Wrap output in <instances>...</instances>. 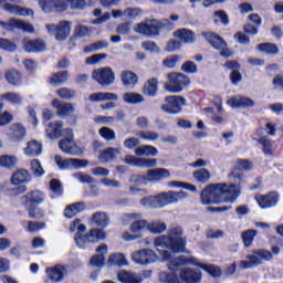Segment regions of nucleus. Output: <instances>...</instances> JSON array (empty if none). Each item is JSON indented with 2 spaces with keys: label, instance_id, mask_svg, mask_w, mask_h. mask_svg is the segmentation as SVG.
I'll return each instance as SVG.
<instances>
[{
  "label": "nucleus",
  "instance_id": "ddd939ff",
  "mask_svg": "<svg viewBox=\"0 0 283 283\" xmlns=\"http://www.w3.org/2000/svg\"><path fill=\"white\" fill-rule=\"evenodd\" d=\"M165 102L166 104L161 105V109L166 112V114L176 115L182 112V105H185V98L182 96H166Z\"/></svg>",
  "mask_w": 283,
  "mask_h": 283
},
{
  "label": "nucleus",
  "instance_id": "6e6d98bb",
  "mask_svg": "<svg viewBox=\"0 0 283 283\" xmlns=\"http://www.w3.org/2000/svg\"><path fill=\"white\" fill-rule=\"evenodd\" d=\"M159 281L161 283H182L176 274H168L167 272H161L159 274Z\"/></svg>",
  "mask_w": 283,
  "mask_h": 283
},
{
  "label": "nucleus",
  "instance_id": "a19ab883",
  "mask_svg": "<svg viewBox=\"0 0 283 283\" xmlns=\"http://www.w3.org/2000/svg\"><path fill=\"white\" fill-rule=\"evenodd\" d=\"M69 76H70V73L67 71H60L50 77V83L51 85H54V87H59V85H63V83H67Z\"/></svg>",
  "mask_w": 283,
  "mask_h": 283
},
{
  "label": "nucleus",
  "instance_id": "412c9836",
  "mask_svg": "<svg viewBox=\"0 0 283 283\" xmlns=\"http://www.w3.org/2000/svg\"><path fill=\"white\" fill-rule=\"evenodd\" d=\"M43 200H45V195L39 190H34L22 197V205L32 209V207H39Z\"/></svg>",
  "mask_w": 283,
  "mask_h": 283
},
{
  "label": "nucleus",
  "instance_id": "dca6fc26",
  "mask_svg": "<svg viewBox=\"0 0 283 283\" xmlns=\"http://www.w3.org/2000/svg\"><path fill=\"white\" fill-rule=\"evenodd\" d=\"M8 140L11 143H21L25 136H28V130L25 126L21 123H14L9 127V130L6 133Z\"/></svg>",
  "mask_w": 283,
  "mask_h": 283
},
{
  "label": "nucleus",
  "instance_id": "e433bc0d",
  "mask_svg": "<svg viewBox=\"0 0 283 283\" xmlns=\"http://www.w3.org/2000/svg\"><path fill=\"white\" fill-rule=\"evenodd\" d=\"M118 154H120V149L109 147L101 153V155L98 156V159L102 163H112V160H116V157L118 156Z\"/></svg>",
  "mask_w": 283,
  "mask_h": 283
},
{
  "label": "nucleus",
  "instance_id": "a211bd4d",
  "mask_svg": "<svg viewBox=\"0 0 283 283\" xmlns=\"http://www.w3.org/2000/svg\"><path fill=\"white\" fill-rule=\"evenodd\" d=\"M0 8H3L6 12H10V14H17L18 17H34V10L19 7L17 4L7 3L6 0H0Z\"/></svg>",
  "mask_w": 283,
  "mask_h": 283
},
{
  "label": "nucleus",
  "instance_id": "b1692460",
  "mask_svg": "<svg viewBox=\"0 0 283 283\" xmlns=\"http://www.w3.org/2000/svg\"><path fill=\"white\" fill-rule=\"evenodd\" d=\"M148 182H160L165 178H171V172L167 168H155L146 172Z\"/></svg>",
  "mask_w": 283,
  "mask_h": 283
},
{
  "label": "nucleus",
  "instance_id": "6ab92c4d",
  "mask_svg": "<svg viewBox=\"0 0 283 283\" xmlns=\"http://www.w3.org/2000/svg\"><path fill=\"white\" fill-rule=\"evenodd\" d=\"M22 48L24 52H28L29 54H34L36 52H45V41L41 39L30 40L28 38H24L22 40Z\"/></svg>",
  "mask_w": 283,
  "mask_h": 283
},
{
  "label": "nucleus",
  "instance_id": "864d4df0",
  "mask_svg": "<svg viewBox=\"0 0 283 283\" xmlns=\"http://www.w3.org/2000/svg\"><path fill=\"white\" fill-rule=\"evenodd\" d=\"M143 140L156 142L160 138V134L154 130H142L137 134Z\"/></svg>",
  "mask_w": 283,
  "mask_h": 283
},
{
  "label": "nucleus",
  "instance_id": "8fccbe9b",
  "mask_svg": "<svg viewBox=\"0 0 283 283\" xmlns=\"http://www.w3.org/2000/svg\"><path fill=\"white\" fill-rule=\"evenodd\" d=\"M108 264H111V266H125L127 259H125V254L123 253H115L109 256Z\"/></svg>",
  "mask_w": 283,
  "mask_h": 283
},
{
  "label": "nucleus",
  "instance_id": "c85d7f7f",
  "mask_svg": "<svg viewBox=\"0 0 283 283\" xmlns=\"http://www.w3.org/2000/svg\"><path fill=\"white\" fill-rule=\"evenodd\" d=\"M52 105L53 107H55V109H57L59 116H70V114H74V112H76V108L73 106L72 103L53 99Z\"/></svg>",
  "mask_w": 283,
  "mask_h": 283
},
{
  "label": "nucleus",
  "instance_id": "72a5a7b5",
  "mask_svg": "<svg viewBox=\"0 0 283 283\" xmlns=\"http://www.w3.org/2000/svg\"><path fill=\"white\" fill-rule=\"evenodd\" d=\"M41 151H43V145L39 140L28 142L24 148L27 156H41Z\"/></svg>",
  "mask_w": 283,
  "mask_h": 283
},
{
  "label": "nucleus",
  "instance_id": "338daca9",
  "mask_svg": "<svg viewBox=\"0 0 283 283\" xmlns=\"http://www.w3.org/2000/svg\"><path fill=\"white\" fill-rule=\"evenodd\" d=\"M18 30H22V32H29V34H34V25L32 23L25 22L23 20L18 19Z\"/></svg>",
  "mask_w": 283,
  "mask_h": 283
},
{
  "label": "nucleus",
  "instance_id": "bb28decb",
  "mask_svg": "<svg viewBox=\"0 0 283 283\" xmlns=\"http://www.w3.org/2000/svg\"><path fill=\"white\" fill-rule=\"evenodd\" d=\"M228 105L232 107V109L240 107H254L255 102L247 96L237 95L228 101Z\"/></svg>",
  "mask_w": 283,
  "mask_h": 283
},
{
  "label": "nucleus",
  "instance_id": "e2e57ef3",
  "mask_svg": "<svg viewBox=\"0 0 283 283\" xmlns=\"http://www.w3.org/2000/svg\"><path fill=\"white\" fill-rule=\"evenodd\" d=\"M73 178L75 180H78V182H81L82 185H92V182H94V178L84 172H75L73 174Z\"/></svg>",
  "mask_w": 283,
  "mask_h": 283
},
{
  "label": "nucleus",
  "instance_id": "1a4fd4ad",
  "mask_svg": "<svg viewBox=\"0 0 283 283\" xmlns=\"http://www.w3.org/2000/svg\"><path fill=\"white\" fill-rule=\"evenodd\" d=\"M92 78L102 87H109L116 81V73L109 66L96 69L92 73Z\"/></svg>",
  "mask_w": 283,
  "mask_h": 283
},
{
  "label": "nucleus",
  "instance_id": "58836bf2",
  "mask_svg": "<svg viewBox=\"0 0 283 283\" xmlns=\"http://www.w3.org/2000/svg\"><path fill=\"white\" fill-rule=\"evenodd\" d=\"M123 101L129 105H140L145 103V97L140 93L127 92L123 94Z\"/></svg>",
  "mask_w": 283,
  "mask_h": 283
},
{
  "label": "nucleus",
  "instance_id": "5fc2aeb1",
  "mask_svg": "<svg viewBox=\"0 0 283 283\" xmlns=\"http://www.w3.org/2000/svg\"><path fill=\"white\" fill-rule=\"evenodd\" d=\"M57 96L60 98H64V101H71V98H74L76 96V91L67 87H62L56 91Z\"/></svg>",
  "mask_w": 283,
  "mask_h": 283
},
{
  "label": "nucleus",
  "instance_id": "f3484780",
  "mask_svg": "<svg viewBox=\"0 0 283 283\" xmlns=\"http://www.w3.org/2000/svg\"><path fill=\"white\" fill-rule=\"evenodd\" d=\"M135 32L142 34L143 36H158V25L156 24V19L145 20L144 22L137 24Z\"/></svg>",
  "mask_w": 283,
  "mask_h": 283
},
{
  "label": "nucleus",
  "instance_id": "774afa93",
  "mask_svg": "<svg viewBox=\"0 0 283 283\" xmlns=\"http://www.w3.org/2000/svg\"><path fill=\"white\" fill-rule=\"evenodd\" d=\"M142 48L146 52H155V53L160 52V46L157 45L156 42H154V41L142 42Z\"/></svg>",
  "mask_w": 283,
  "mask_h": 283
},
{
  "label": "nucleus",
  "instance_id": "f704fd0d",
  "mask_svg": "<svg viewBox=\"0 0 283 283\" xmlns=\"http://www.w3.org/2000/svg\"><path fill=\"white\" fill-rule=\"evenodd\" d=\"M120 81L124 87H134L138 83V75L132 71H123L120 73Z\"/></svg>",
  "mask_w": 283,
  "mask_h": 283
},
{
  "label": "nucleus",
  "instance_id": "7ed1b4c3",
  "mask_svg": "<svg viewBox=\"0 0 283 283\" xmlns=\"http://www.w3.org/2000/svg\"><path fill=\"white\" fill-rule=\"evenodd\" d=\"M76 230L77 232L74 240L75 244L80 249H86L87 244H93L94 242H101V240H105V231L101 229H92L86 234H83L85 233L86 228L85 224L81 223V219H75L70 226L71 233H74Z\"/></svg>",
  "mask_w": 283,
  "mask_h": 283
},
{
  "label": "nucleus",
  "instance_id": "f8f14e48",
  "mask_svg": "<svg viewBox=\"0 0 283 283\" xmlns=\"http://www.w3.org/2000/svg\"><path fill=\"white\" fill-rule=\"evenodd\" d=\"M49 34H53L56 41H65L72 31V22L62 21L59 24H46Z\"/></svg>",
  "mask_w": 283,
  "mask_h": 283
},
{
  "label": "nucleus",
  "instance_id": "3c124183",
  "mask_svg": "<svg viewBox=\"0 0 283 283\" xmlns=\"http://www.w3.org/2000/svg\"><path fill=\"white\" fill-rule=\"evenodd\" d=\"M258 50L259 52H264L265 54H279L280 53V48H277L275 44L273 43H261L258 44Z\"/></svg>",
  "mask_w": 283,
  "mask_h": 283
},
{
  "label": "nucleus",
  "instance_id": "79ce46f5",
  "mask_svg": "<svg viewBox=\"0 0 283 283\" xmlns=\"http://www.w3.org/2000/svg\"><path fill=\"white\" fill-rule=\"evenodd\" d=\"M6 78L9 83V85H12L13 87H18V85H20L22 83L21 73L17 70L7 71Z\"/></svg>",
  "mask_w": 283,
  "mask_h": 283
},
{
  "label": "nucleus",
  "instance_id": "39448f33",
  "mask_svg": "<svg viewBox=\"0 0 283 283\" xmlns=\"http://www.w3.org/2000/svg\"><path fill=\"white\" fill-rule=\"evenodd\" d=\"M145 230H149L150 233H165V231H167V224L163 221H153L149 223L147 220H136L130 224V231L134 234L125 232L123 238L126 242L139 240Z\"/></svg>",
  "mask_w": 283,
  "mask_h": 283
},
{
  "label": "nucleus",
  "instance_id": "5701e85b",
  "mask_svg": "<svg viewBox=\"0 0 283 283\" xmlns=\"http://www.w3.org/2000/svg\"><path fill=\"white\" fill-rule=\"evenodd\" d=\"M255 200L261 209H270L271 207H275V205H277L280 198L277 197V193L269 192L265 196L258 195Z\"/></svg>",
  "mask_w": 283,
  "mask_h": 283
},
{
  "label": "nucleus",
  "instance_id": "052dcab7",
  "mask_svg": "<svg viewBox=\"0 0 283 283\" xmlns=\"http://www.w3.org/2000/svg\"><path fill=\"white\" fill-rule=\"evenodd\" d=\"M92 220L98 227H107V214H105V212H95Z\"/></svg>",
  "mask_w": 283,
  "mask_h": 283
},
{
  "label": "nucleus",
  "instance_id": "7c9ffc66",
  "mask_svg": "<svg viewBox=\"0 0 283 283\" xmlns=\"http://www.w3.org/2000/svg\"><path fill=\"white\" fill-rule=\"evenodd\" d=\"M180 277L186 283H200V270L182 269Z\"/></svg>",
  "mask_w": 283,
  "mask_h": 283
},
{
  "label": "nucleus",
  "instance_id": "4c0bfd02",
  "mask_svg": "<svg viewBox=\"0 0 283 283\" xmlns=\"http://www.w3.org/2000/svg\"><path fill=\"white\" fill-rule=\"evenodd\" d=\"M117 280L122 283H140V282H143V279H140V276H138L132 272H127V271L118 272Z\"/></svg>",
  "mask_w": 283,
  "mask_h": 283
},
{
  "label": "nucleus",
  "instance_id": "cd10ccee",
  "mask_svg": "<svg viewBox=\"0 0 283 283\" xmlns=\"http://www.w3.org/2000/svg\"><path fill=\"white\" fill-rule=\"evenodd\" d=\"M32 180V175L27 169H20L15 171L11 177V185L19 187L25 185Z\"/></svg>",
  "mask_w": 283,
  "mask_h": 283
},
{
  "label": "nucleus",
  "instance_id": "4d7b16f0",
  "mask_svg": "<svg viewBox=\"0 0 283 283\" xmlns=\"http://www.w3.org/2000/svg\"><path fill=\"white\" fill-rule=\"evenodd\" d=\"M31 171L36 178H41V176L45 175V170H43V167L41 166V161H39V159L31 160Z\"/></svg>",
  "mask_w": 283,
  "mask_h": 283
},
{
  "label": "nucleus",
  "instance_id": "c9c22d12",
  "mask_svg": "<svg viewBox=\"0 0 283 283\" xmlns=\"http://www.w3.org/2000/svg\"><path fill=\"white\" fill-rule=\"evenodd\" d=\"M85 211V203L84 202H75L70 205L64 210L65 218H74V216H78V213Z\"/></svg>",
  "mask_w": 283,
  "mask_h": 283
},
{
  "label": "nucleus",
  "instance_id": "473e14b6",
  "mask_svg": "<svg viewBox=\"0 0 283 283\" xmlns=\"http://www.w3.org/2000/svg\"><path fill=\"white\" fill-rule=\"evenodd\" d=\"M142 92L145 96H150L151 98H154V96L158 94V78L153 77L148 80L144 84Z\"/></svg>",
  "mask_w": 283,
  "mask_h": 283
},
{
  "label": "nucleus",
  "instance_id": "c03bdc74",
  "mask_svg": "<svg viewBox=\"0 0 283 283\" xmlns=\"http://www.w3.org/2000/svg\"><path fill=\"white\" fill-rule=\"evenodd\" d=\"M158 149L151 145L139 146L135 149L136 156H157Z\"/></svg>",
  "mask_w": 283,
  "mask_h": 283
},
{
  "label": "nucleus",
  "instance_id": "aec40b11",
  "mask_svg": "<svg viewBox=\"0 0 283 283\" xmlns=\"http://www.w3.org/2000/svg\"><path fill=\"white\" fill-rule=\"evenodd\" d=\"M45 135L50 140H57L61 136H65V129H63V120L51 122L46 125Z\"/></svg>",
  "mask_w": 283,
  "mask_h": 283
},
{
  "label": "nucleus",
  "instance_id": "0eeeda50",
  "mask_svg": "<svg viewBox=\"0 0 283 283\" xmlns=\"http://www.w3.org/2000/svg\"><path fill=\"white\" fill-rule=\"evenodd\" d=\"M189 77L182 73L168 74V83L165 84V90L170 94H180L189 85Z\"/></svg>",
  "mask_w": 283,
  "mask_h": 283
},
{
  "label": "nucleus",
  "instance_id": "9d476101",
  "mask_svg": "<svg viewBox=\"0 0 283 283\" xmlns=\"http://www.w3.org/2000/svg\"><path fill=\"white\" fill-rule=\"evenodd\" d=\"M132 260L135 264L147 266L154 264L160 260V256L151 249H142L132 253Z\"/></svg>",
  "mask_w": 283,
  "mask_h": 283
},
{
  "label": "nucleus",
  "instance_id": "c756f323",
  "mask_svg": "<svg viewBox=\"0 0 283 283\" xmlns=\"http://www.w3.org/2000/svg\"><path fill=\"white\" fill-rule=\"evenodd\" d=\"M96 252L99 254H96L92 256L91 259V266H96L97 269H101V266H105V254L107 253V244H101Z\"/></svg>",
  "mask_w": 283,
  "mask_h": 283
},
{
  "label": "nucleus",
  "instance_id": "4468645a",
  "mask_svg": "<svg viewBox=\"0 0 283 283\" xmlns=\"http://www.w3.org/2000/svg\"><path fill=\"white\" fill-rule=\"evenodd\" d=\"M39 6L46 14L67 10V0H39Z\"/></svg>",
  "mask_w": 283,
  "mask_h": 283
},
{
  "label": "nucleus",
  "instance_id": "680f3d73",
  "mask_svg": "<svg viewBox=\"0 0 283 283\" xmlns=\"http://www.w3.org/2000/svg\"><path fill=\"white\" fill-rule=\"evenodd\" d=\"M99 135L107 142L116 140V133L109 127H102L99 129Z\"/></svg>",
  "mask_w": 283,
  "mask_h": 283
},
{
  "label": "nucleus",
  "instance_id": "f03ea898",
  "mask_svg": "<svg viewBox=\"0 0 283 283\" xmlns=\"http://www.w3.org/2000/svg\"><path fill=\"white\" fill-rule=\"evenodd\" d=\"M240 188L233 184H212L201 191L202 205H218L219 202H231L238 200Z\"/></svg>",
  "mask_w": 283,
  "mask_h": 283
},
{
  "label": "nucleus",
  "instance_id": "0e129e2a",
  "mask_svg": "<svg viewBox=\"0 0 283 283\" xmlns=\"http://www.w3.org/2000/svg\"><path fill=\"white\" fill-rule=\"evenodd\" d=\"M158 165V160L154 158H139L137 167L146 168V169H151Z\"/></svg>",
  "mask_w": 283,
  "mask_h": 283
},
{
  "label": "nucleus",
  "instance_id": "4be33fe9",
  "mask_svg": "<svg viewBox=\"0 0 283 283\" xmlns=\"http://www.w3.org/2000/svg\"><path fill=\"white\" fill-rule=\"evenodd\" d=\"M46 275L52 280V282H63L67 275V266L65 265H54L46 269Z\"/></svg>",
  "mask_w": 283,
  "mask_h": 283
},
{
  "label": "nucleus",
  "instance_id": "20e7f679",
  "mask_svg": "<svg viewBox=\"0 0 283 283\" xmlns=\"http://www.w3.org/2000/svg\"><path fill=\"white\" fill-rule=\"evenodd\" d=\"M187 197L188 195L185 191L169 190L156 196L146 197L140 200V205L149 209H163V207H167L168 205H177V202L185 200Z\"/></svg>",
  "mask_w": 283,
  "mask_h": 283
},
{
  "label": "nucleus",
  "instance_id": "6e6552de",
  "mask_svg": "<svg viewBox=\"0 0 283 283\" xmlns=\"http://www.w3.org/2000/svg\"><path fill=\"white\" fill-rule=\"evenodd\" d=\"M64 136L65 138L59 143L61 151H63V154H69V156H81L83 150H81V147H78L74 142L72 128H64Z\"/></svg>",
  "mask_w": 283,
  "mask_h": 283
},
{
  "label": "nucleus",
  "instance_id": "37998d69",
  "mask_svg": "<svg viewBox=\"0 0 283 283\" xmlns=\"http://www.w3.org/2000/svg\"><path fill=\"white\" fill-rule=\"evenodd\" d=\"M259 145H262L263 147V154L266 156H273L275 153V148L273 147V140L271 138H268L266 136H262L258 139Z\"/></svg>",
  "mask_w": 283,
  "mask_h": 283
},
{
  "label": "nucleus",
  "instance_id": "2eb2a0df",
  "mask_svg": "<svg viewBox=\"0 0 283 283\" xmlns=\"http://www.w3.org/2000/svg\"><path fill=\"white\" fill-rule=\"evenodd\" d=\"M55 164L60 169H81V167H87L90 161L86 159H75V158H66L63 159L61 156L56 155L54 157Z\"/></svg>",
  "mask_w": 283,
  "mask_h": 283
},
{
  "label": "nucleus",
  "instance_id": "a18cd8bd",
  "mask_svg": "<svg viewBox=\"0 0 283 283\" xmlns=\"http://www.w3.org/2000/svg\"><path fill=\"white\" fill-rule=\"evenodd\" d=\"M2 101H7L8 103H12L13 105H21L23 97L21 94L14 92H7L1 95Z\"/></svg>",
  "mask_w": 283,
  "mask_h": 283
},
{
  "label": "nucleus",
  "instance_id": "a878e982",
  "mask_svg": "<svg viewBox=\"0 0 283 283\" xmlns=\"http://www.w3.org/2000/svg\"><path fill=\"white\" fill-rule=\"evenodd\" d=\"M237 168L232 170L230 174L231 178H238L239 181H237L239 185L242 182V174L240 171H251L253 169V163L247 160V159H239L237 161Z\"/></svg>",
  "mask_w": 283,
  "mask_h": 283
},
{
  "label": "nucleus",
  "instance_id": "f257e3e1",
  "mask_svg": "<svg viewBox=\"0 0 283 283\" xmlns=\"http://www.w3.org/2000/svg\"><path fill=\"white\" fill-rule=\"evenodd\" d=\"M154 247L164 262L171 260V252L169 251H172V253H185L187 239L182 237V228H170L167 235H160L155 239Z\"/></svg>",
  "mask_w": 283,
  "mask_h": 283
},
{
  "label": "nucleus",
  "instance_id": "49530a36",
  "mask_svg": "<svg viewBox=\"0 0 283 283\" xmlns=\"http://www.w3.org/2000/svg\"><path fill=\"white\" fill-rule=\"evenodd\" d=\"M109 48V42L107 41H96L84 48V52L90 54L91 52H98V50H105Z\"/></svg>",
  "mask_w": 283,
  "mask_h": 283
},
{
  "label": "nucleus",
  "instance_id": "ea45409f",
  "mask_svg": "<svg viewBox=\"0 0 283 283\" xmlns=\"http://www.w3.org/2000/svg\"><path fill=\"white\" fill-rule=\"evenodd\" d=\"M176 39H179L181 43H193V31L189 29H179L174 33Z\"/></svg>",
  "mask_w": 283,
  "mask_h": 283
},
{
  "label": "nucleus",
  "instance_id": "13d9d810",
  "mask_svg": "<svg viewBox=\"0 0 283 283\" xmlns=\"http://www.w3.org/2000/svg\"><path fill=\"white\" fill-rule=\"evenodd\" d=\"M0 50H4V52H17V44L8 39L0 38Z\"/></svg>",
  "mask_w": 283,
  "mask_h": 283
},
{
  "label": "nucleus",
  "instance_id": "2f4dec72",
  "mask_svg": "<svg viewBox=\"0 0 283 283\" xmlns=\"http://www.w3.org/2000/svg\"><path fill=\"white\" fill-rule=\"evenodd\" d=\"M129 182H130L129 191L132 193H136V191H140V188L138 187H143V185H147L149 180H147V175H133L130 176Z\"/></svg>",
  "mask_w": 283,
  "mask_h": 283
},
{
  "label": "nucleus",
  "instance_id": "9b49d317",
  "mask_svg": "<svg viewBox=\"0 0 283 283\" xmlns=\"http://www.w3.org/2000/svg\"><path fill=\"white\" fill-rule=\"evenodd\" d=\"M203 36L206 41H208V43L214 48V50L220 52L223 59H231V56H233V52L229 50L227 42H224V39L220 38V35L216 33H205Z\"/></svg>",
  "mask_w": 283,
  "mask_h": 283
},
{
  "label": "nucleus",
  "instance_id": "de8ad7c7",
  "mask_svg": "<svg viewBox=\"0 0 283 283\" xmlns=\"http://www.w3.org/2000/svg\"><path fill=\"white\" fill-rule=\"evenodd\" d=\"M0 28L6 30V32H14L19 28V19L11 18L8 21L0 20Z\"/></svg>",
  "mask_w": 283,
  "mask_h": 283
},
{
  "label": "nucleus",
  "instance_id": "bf43d9fd",
  "mask_svg": "<svg viewBox=\"0 0 283 283\" xmlns=\"http://www.w3.org/2000/svg\"><path fill=\"white\" fill-rule=\"evenodd\" d=\"M256 233H258V231H255V230H248L242 233L241 238H242L244 247H247V249H249V247H251V244L253 243V238H255Z\"/></svg>",
  "mask_w": 283,
  "mask_h": 283
},
{
  "label": "nucleus",
  "instance_id": "603ef678",
  "mask_svg": "<svg viewBox=\"0 0 283 283\" xmlns=\"http://www.w3.org/2000/svg\"><path fill=\"white\" fill-rule=\"evenodd\" d=\"M17 165V156L2 155L0 156V166L6 169H12Z\"/></svg>",
  "mask_w": 283,
  "mask_h": 283
},
{
  "label": "nucleus",
  "instance_id": "09e8293b",
  "mask_svg": "<svg viewBox=\"0 0 283 283\" xmlns=\"http://www.w3.org/2000/svg\"><path fill=\"white\" fill-rule=\"evenodd\" d=\"M192 176L196 180H198V182H209V180H211V172H209V170L206 168L195 170Z\"/></svg>",
  "mask_w": 283,
  "mask_h": 283
},
{
  "label": "nucleus",
  "instance_id": "69168bd1",
  "mask_svg": "<svg viewBox=\"0 0 283 283\" xmlns=\"http://www.w3.org/2000/svg\"><path fill=\"white\" fill-rule=\"evenodd\" d=\"M200 269H203V271H207L212 277H220L221 272L220 268L216 265H207V264H199Z\"/></svg>",
  "mask_w": 283,
  "mask_h": 283
},
{
  "label": "nucleus",
  "instance_id": "393cba45",
  "mask_svg": "<svg viewBox=\"0 0 283 283\" xmlns=\"http://www.w3.org/2000/svg\"><path fill=\"white\" fill-rule=\"evenodd\" d=\"M185 264H193L195 266H199L200 263H198V259L195 256L180 255L169 262L168 269L169 271L176 272V269Z\"/></svg>",
  "mask_w": 283,
  "mask_h": 283
},
{
  "label": "nucleus",
  "instance_id": "423d86ee",
  "mask_svg": "<svg viewBox=\"0 0 283 283\" xmlns=\"http://www.w3.org/2000/svg\"><path fill=\"white\" fill-rule=\"evenodd\" d=\"M271 260H273V253L271 251L258 249L247 254L245 260L240 261L239 268L247 271L261 266L264 262H271Z\"/></svg>",
  "mask_w": 283,
  "mask_h": 283
}]
</instances>
